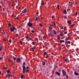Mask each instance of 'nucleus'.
<instances>
[{"label":"nucleus","instance_id":"obj_33","mask_svg":"<svg viewBox=\"0 0 79 79\" xmlns=\"http://www.w3.org/2000/svg\"><path fill=\"white\" fill-rule=\"evenodd\" d=\"M35 42H32V45H34V44H35Z\"/></svg>","mask_w":79,"mask_h":79},{"label":"nucleus","instance_id":"obj_10","mask_svg":"<svg viewBox=\"0 0 79 79\" xmlns=\"http://www.w3.org/2000/svg\"><path fill=\"white\" fill-rule=\"evenodd\" d=\"M55 74H57V75H58V76H60V74H61V73H60L57 72H56Z\"/></svg>","mask_w":79,"mask_h":79},{"label":"nucleus","instance_id":"obj_60","mask_svg":"<svg viewBox=\"0 0 79 79\" xmlns=\"http://www.w3.org/2000/svg\"><path fill=\"white\" fill-rule=\"evenodd\" d=\"M16 19H17L18 20L19 19L18 17H17Z\"/></svg>","mask_w":79,"mask_h":79},{"label":"nucleus","instance_id":"obj_5","mask_svg":"<svg viewBox=\"0 0 79 79\" xmlns=\"http://www.w3.org/2000/svg\"><path fill=\"white\" fill-rule=\"evenodd\" d=\"M39 18V17L38 16V15H36L35 16V18H34L35 21H37V20Z\"/></svg>","mask_w":79,"mask_h":79},{"label":"nucleus","instance_id":"obj_13","mask_svg":"<svg viewBox=\"0 0 79 79\" xmlns=\"http://www.w3.org/2000/svg\"><path fill=\"white\" fill-rule=\"evenodd\" d=\"M4 3H5V2L3 1H2L1 2V5H3Z\"/></svg>","mask_w":79,"mask_h":79},{"label":"nucleus","instance_id":"obj_7","mask_svg":"<svg viewBox=\"0 0 79 79\" xmlns=\"http://www.w3.org/2000/svg\"><path fill=\"white\" fill-rule=\"evenodd\" d=\"M62 71L63 73V76H66V72H64V70H62Z\"/></svg>","mask_w":79,"mask_h":79},{"label":"nucleus","instance_id":"obj_12","mask_svg":"<svg viewBox=\"0 0 79 79\" xmlns=\"http://www.w3.org/2000/svg\"><path fill=\"white\" fill-rule=\"evenodd\" d=\"M68 23H69V24H71V20H68L67 22Z\"/></svg>","mask_w":79,"mask_h":79},{"label":"nucleus","instance_id":"obj_31","mask_svg":"<svg viewBox=\"0 0 79 79\" xmlns=\"http://www.w3.org/2000/svg\"><path fill=\"white\" fill-rule=\"evenodd\" d=\"M77 12L75 13V16H77Z\"/></svg>","mask_w":79,"mask_h":79},{"label":"nucleus","instance_id":"obj_32","mask_svg":"<svg viewBox=\"0 0 79 79\" xmlns=\"http://www.w3.org/2000/svg\"><path fill=\"white\" fill-rule=\"evenodd\" d=\"M67 60H68V59H65V62H67L68 61H67Z\"/></svg>","mask_w":79,"mask_h":79},{"label":"nucleus","instance_id":"obj_56","mask_svg":"<svg viewBox=\"0 0 79 79\" xmlns=\"http://www.w3.org/2000/svg\"><path fill=\"white\" fill-rule=\"evenodd\" d=\"M75 5H77V3L76 2H75Z\"/></svg>","mask_w":79,"mask_h":79},{"label":"nucleus","instance_id":"obj_64","mask_svg":"<svg viewBox=\"0 0 79 79\" xmlns=\"http://www.w3.org/2000/svg\"><path fill=\"white\" fill-rule=\"evenodd\" d=\"M45 58H48L47 56H45Z\"/></svg>","mask_w":79,"mask_h":79},{"label":"nucleus","instance_id":"obj_9","mask_svg":"<svg viewBox=\"0 0 79 79\" xmlns=\"http://www.w3.org/2000/svg\"><path fill=\"white\" fill-rule=\"evenodd\" d=\"M53 24H54V25ZM50 25L51 26H56V23H52V24H50Z\"/></svg>","mask_w":79,"mask_h":79},{"label":"nucleus","instance_id":"obj_52","mask_svg":"<svg viewBox=\"0 0 79 79\" xmlns=\"http://www.w3.org/2000/svg\"><path fill=\"white\" fill-rule=\"evenodd\" d=\"M66 43H67V44H68V41H66L65 42V44H66Z\"/></svg>","mask_w":79,"mask_h":79},{"label":"nucleus","instance_id":"obj_28","mask_svg":"<svg viewBox=\"0 0 79 79\" xmlns=\"http://www.w3.org/2000/svg\"><path fill=\"white\" fill-rule=\"evenodd\" d=\"M9 60L10 61V62H11V63L13 64V62H12V61H11V60H10V59H9Z\"/></svg>","mask_w":79,"mask_h":79},{"label":"nucleus","instance_id":"obj_51","mask_svg":"<svg viewBox=\"0 0 79 79\" xmlns=\"http://www.w3.org/2000/svg\"><path fill=\"white\" fill-rule=\"evenodd\" d=\"M2 9H3V11H5V9L4 8H3V7H2Z\"/></svg>","mask_w":79,"mask_h":79},{"label":"nucleus","instance_id":"obj_2","mask_svg":"<svg viewBox=\"0 0 79 79\" xmlns=\"http://www.w3.org/2000/svg\"><path fill=\"white\" fill-rule=\"evenodd\" d=\"M16 29V28L15 26H13L12 28L10 27V30L11 32H13Z\"/></svg>","mask_w":79,"mask_h":79},{"label":"nucleus","instance_id":"obj_59","mask_svg":"<svg viewBox=\"0 0 79 79\" xmlns=\"http://www.w3.org/2000/svg\"><path fill=\"white\" fill-rule=\"evenodd\" d=\"M26 69H29V67H26Z\"/></svg>","mask_w":79,"mask_h":79},{"label":"nucleus","instance_id":"obj_50","mask_svg":"<svg viewBox=\"0 0 79 79\" xmlns=\"http://www.w3.org/2000/svg\"><path fill=\"white\" fill-rule=\"evenodd\" d=\"M52 33H51L50 34V36H52Z\"/></svg>","mask_w":79,"mask_h":79},{"label":"nucleus","instance_id":"obj_61","mask_svg":"<svg viewBox=\"0 0 79 79\" xmlns=\"http://www.w3.org/2000/svg\"><path fill=\"white\" fill-rule=\"evenodd\" d=\"M18 60H17V61H16V63H18Z\"/></svg>","mask_w":79,"mask_h":79},{"label":"nucleus","instance_id":"obj_22","mask_svg":"<svg viewBox=\"0 0 79 79\" xmlns=\"http://www.w3.org/2000/svg\"><path fill=\"white\" fill-rule=\"evenodd\" d=\"M20 45H22V44H23V42H22V41L20 40Z\"/></svg>","mask_w":79,"mask_h":79},{"label":"nucleus","instance_id":"obj_19","mask_svg":"<svg viewBox=\"0 0 79 79\" xmlns=\"http://www.w3.org/2000/svg\"><path fill=\"white\" fill-rule=\"evenodd\" d=\"M43 63H42V65L43 66H44V65H45V62H42Z\"/></svg>","mask_w":79,"mask_h":79},{"label":"nucleus","instance_id":"obj_53","mask_svg":"<svg viewBox=\"0 0 79 79\" xmlns=\"http://www.w3.org/2000/svg\"><path fill=\"white\" fill-rule=\"evenodd\" d=\"M66 77L67 79H68V76L67 75L66 76Z\"/></svg>","mask_w":79,"mask_h":79},{"label":"nucleus","instance_id":"obj_36","mask_svg":"<svg viewBox=\"0 0 79 79\" xmlns=\"http://www.w3.org/2000/svg\"><path fill=\"white\" fill-rule=\"evenodd\" d=\"M44 55H47V52H44Z\"/></svg>","mask_w":79,"mask_h":79},{"label":"nucleus","instance_id":"obj_14","mask_svg":"<svg viewBox=\"0 0 79 79\" xmlns=\"http://www.w3.org/2000/svg\"><path fill=\"white\" fill-rule=\"evenodd\" d=\"M17 60L18 62H20V61H21V59H20V58H18Z\"/></svg>","mask_w":79,"mask_h":79},{"label":"nucleus","instance_id":"obj_38","mask_svg":"<svg viewBox=\"0 0 79 79\" xmlns=\"http://www.w3.org/2000/svg\"><path fill=\"white\" fill-rule=\"evenodd\" d=\"M31 32H32V33H35V31H31Z\"/></svg>","mask_w":79,"mask_h":79},{"label":"nucleus","instance_id":"obj_46","mask_svg":"<svg viewBox=\"0 0 79 79\" xmlns=\"http://www.w3.org/2000/svg\"><path fill=\"white\" fill-rule=\"evenodd\" d=\"M58 38H57V39H59V40H60V37H59V36H58Z\"/></svg>","mask_w":79,"mask_h":79},{"label":"nucleus","instance_id":"obj_47","mask_svg":"<svg viewBox=\"0 0 79 79\" xmlns=\"http://www.w3.org/2000/svg\"><path fill=\"white\" fill-rule=\"evenodd\" d=\"M66 18H67V17L66 16H64V19H66Z\"/></svg>","mask_w":79,"mask_h":79},{"label":"nucleus","instance_id":"obj_42","mask_svg":"<svg viewBox=\"0 0 79 79\" xmlns=\"http://www.w3.org/2000/svg\"><path fill=\"white\" fill-rule=\"evenodd\" d=\"M3 40H4V41H5V42H6V39H4Z\"/></svg>","mask_w":79,"mask_h":79},{"label":"nucleus","instance_id":"obj_8","mask_svg":"<svg viewBox=\"0 0 79 79\" xmlns=\"http://www.w3.org/2000/svg\"><path fill=\"white\" fill-rule=\"evenodd\" d=\"M11 76L12 77V76L11 75L8 74L6 75V77H11Z\"/></svg>","mask_w":79,"mask_h":79},{"label":"nucleus","instance_id":"obj_41","mask_svg":"<svg viewBox=\"0 0 79 79\" xmlns=\"http://www.w3.org/2000/svg\"><path fill=\"white\" fill-rule=\"evenodd\" d=\"M64 34H67V31H65L64 33Z\"/></svg>","mask_w":79,"mask_h":79},{"label":"nucleus","instance_id":"obj_18","mask_svg":"<svg viewBox=\"0 0 79 79\" xmlns=\"http://www.w3.org/2000/svg\"><path fill=\"white\" fill-rule=\"evenodd\" d=\"M61 34H60V35L61 37H62V36H63V35H64V34L61 33Z\"/></svg>","mask_w":79,"mask_h":79},{"label":"nucleus","instance_id":"obj_40","mask_svg":"<svg viewBox=\"0 0 79 79\" xmlns=\"http://www.w3.org/2000/svg\"><path fill=\"white\" fill-rule=\"evenodd\" d=\"M51 18H55V17L54 16L52 15V16Z\"/></svg>","mask_w":79,"mask_h":79},{"label":"nucleus","instance_id":"obj_26","mask_svg":"<svg viewBox=\"0 0 79 79\" xmlns=\"http://www.w3.org/2000/svg\"><path fill=\"white\" fill-rule=\"evenodd\" d=\"M49 29L50 30V29H52V27H49Z\"/></svg>","mask_w":79,"mask_h":79},{"label":"nucleus","instance_id":"obj_3","mask_svg":"<svg viewBox=\"0 0 79 79\" xmlns=\"http://www.w3.org/2000/svg\"><path fill=\"white\" fill-rule=\"evenodd\" d=\"M27 25L28 26L31 27V28H33V27H32V23H31L30 22H29L27 23Z\"/></svg>","mask_w":79,"mask_h":79},{"label":"nucleus","instance_id":"obj_20","mask_svg":"<svg viewBox=\"0 0 79 79\" xmlns=\"http://www.w3.org/2000/svg\"><path fill=\"white\" fill-rule=\"evenodd\" d=\"M41 5H42V6H44L45 5V4H44V2H41Z\"/></svg>","mask_w":79,"mask_h":79},{"label":"nucleus","instance_id":"obj_34","mask_svg":"<svg viewBox=\"0 0 79 79\" xmlns=\"http://www.w3.org/2000/svg\"><path fill=\"white\" fill-rule=\"evenodd\" d=\"M2 34H5V32H4V31H3V32H1Z\"/></svg>","mask_w":79,"mask_h":79},{"label":"nucleus","instance_id":"obj_1","mask_svg":"<svg viewBox=\"0 0 79 79\" xmlns=\"http://www.w3.org/2000/svg\"><path fill=\"white\" fill-rule=\"evenodd\" d=\"M26 63L25 62H23V73H26V67H25V64Z\"/></svg>","mask_w":79,"mask_h":79},{"label":"nucleus","instance_id":"obj_45","mask_svg":"<svg viewBox=\"0 0 79 79\" xmlns=\"http://www.w3.org/2000/svg\"><path fill=\"white\" fill-rule=\"evenodd\" d=\"M15 36H16V37H18V34H16Z\"/></svg>","mask_w":79,"mask_h":79},{"label":"nucleus","instance_id":"obj_54","mask_svg":"<svg viewBox=\"0 0 79 79\" xmlns=\"http://www.w3.org/2000/svg\"><path fill=\"white\" fill-rule=\"evenodd\" d=\"M39 14V12H37L36 13V14H37V15H38V14Z\"/></svg>","mask_w":79,"mask_h":79},{"label":"nucleus","instance_id":"obj_16","mask_svg":"<svg viewBox=\"0 0 79 79\" xmlns=\"http://www.w3.org/2000/svg\"><path fill=\"white\" fill-rule=\"evenodd\" d=\"M10 70H8L7 71V73L8 74H9V73H10Z\"/></svg>","mask_w":79,"mask_h":79},{"label":"nucleus","instance_id":"obj_17","mask_svg":"<svg viewBox=\"0 0 79 79\" xmlns=\"http://www.w3.org/2000/svg\"><path fill=\"white\" fill-rule=\"evenodd\" d=\"M24 77V75H22L21 77H20V78L21 79H23Z\"/></svg>","mask_w":79,"mask_h":79},{"label":"nucleus","instance_id":"obj_4","mask_svg":"<svg viewBox=\"0 0 79 79\" xmlns=\"http://www.w3.org/2000/svg\"><path fill=\"white\" fill-rule=\"evenodd\" d=\"M26 12H27V9L26 8H25L23 11H22V12L20 13V15H22V14H23L24 13H26Z\"/></svg>","mask_w":79,"mask_h":79},{"label":"nucleus","instance_id":"obj_35","mask_svg":"<svg viewBox=\"0 0 79 79\" xmlns=\"http://www.w3.org/2000/svg\"><path fill=\"white\" fill-rule=\"evenodd\" d=\"M2 48L1 47H0V51H2Z\"/></svg>","mask_w":79,"mask_h":79},{"label":"nucleus","instance_id":"obj_58","mask_svg":"<svg viewBox=\"0 0 79 79\" xmlns=\"http://www.w3.org/2000/svg\"><path fill=\"white\" fill-rule=\"evenodd\" d=\"M20 58H21V59H22V60H23V58L22 57H21Z\"/></svg>","mask_w":79,"mask_h":79},{"label":"nucleus","instance_id":"obj_57","mask_svg":"<svg viewBox=\"0 0 79 79\" xmlns=\"http://www.w3.org/2000/svg\"><path fill=\"white\" fill-rule=\"evenodd\" d=\"M26 39H29V37H28V36H26Z\"/></svg>","mask_w":79,"mask_h":79},{"label":"nucleus","instance_id":"obj_25","mask_svg":"<svg viewBox=\"0 0 79 79\" xmlns=\"http://www.w3.org/2000/svg\"><path fill=\"white\" fill-rule=\"evenodd\" d=\"M67 44H71V42H70L69 41H67Z\"/></svg>","mask_w":79,"mask_h":79},{"label":"nucleus","instance_id":"obj_39","mask_svg":"<svg viewBox=\"0 0 79 79\" xmlns=\"http://www.w3.org/2000/svg\"><path fill=\"white\" fill-rule=\"evenodd\" d=\"M3 57H0V60H2L3 59Z\"/></svg>","mask_w":79,"mask_h":79},{"label":"nucleus","instance_id":"obj_23","mask_svg":"<svg viewBox=\"0 0 79 79\" xmlns=\"http://www.w3.org/2000/svg\"><path fill=\"white\" fill-rule=\"evenodd\" d=\"M58 66L57 65H56V66H55L54 67V69H55V68H58Z\"/></svg>","mask_w":79,"mask_h":79},{"label":"nucleus","instance_id":"obj_29","mask_svg":"<svg viewBox=\"0 0 79 79\" xmlns=\"http://www.w3.org/2000/svg\"><path fill=\"white\" fill-rule=\"evenodd\" d=\"M16 57H14V60H16Z\"/></svg>","mask_w":79,"mask_h":79},{"label":"nucleus","instance_id":"obj_37","mask_svg":"<svg viewBox=\"0 0 79 79\" xmlns=\"http://www.w3.org/2000/svg\"><path fill=\"white\" fill-rule=\"evenodd\" d=\"M64 30H65V31H66V27H64Z\"/></svg>","mask_w":79,"mask_h":79},{"label":"nucleus","instance_id":"obj_15","mask_svg":"<svg viewBox=\"0 0 79 79\" xmlns=\"http://www.w3.org/2000/svg\"><path fill=\"white\" fill-rule=\"evenodd\" d=\"M59 41L60 43H63V42H64V40H60Z\"/></svg>","mask_w":79,"mask_h":79},{"label":"nucleus","instance_id":"obj_11","mask_svg":"<svg viewBox=\"0 0 79 79\" xmlns=\"http://www.w3.org/2000/svg\"><path fill=\"white\" fill-rule=\"evenodd\" d=\"M74 73L75 75H76V76H78L79 75V73H77L76 72H74Z\"/></svg>","mask_w":79,"mask_h":79},{"label":"nucleus","instance_id":"obj_44","mask_svg":"<svg viewBox=\"0 0 79 79\" xmlns=\"http://www.w3.org/2000/svg\"><path fill=\"white\" fill-rule=\"evenodd\" d=\"M9 42L10 43H11V40H9Z\"/></svg>","mask_w":79,"mask_h":79},{"label":"nucleus","instance_id":"obj_43","mask_svg":"<svg viewBox=\"0 0 79 79\" xmlns=\"http://www.w3.org/2000/svg\"><path fill=\"white\" fill-rule=\"evenodd\" d=\"M26 71V73H27V72H29V70H27Z\"/></svg>","mask_w":79,"mask_h":79},{"label":"nucleus","instance_id":"obj_24","mask_svg":"<svg viewBox=\"0 0 79 79\" xmlns=\"http://www.w3.org/2000/svg\"><path fill=\"white\" fill-rule=\"evenodd\" d=\"M66 12H67L66 10H64V13H66Z\"/></svg>","mask_w":79,"mask_h":79},{"label":"nucleus","instance_id":"obj_55","mask_svg":"<svg viewBox=\"0 0 79 79\" xmlns=\"http://www.w3.org/2000/svg\"><path fill=\"white\" fill-rule=\"evenodd\" d=\"M36 40L37 41H38V39L36 38Z\"/></svg>","mask_w":79,"mask_h":79},{"label":"nucleus","instance_id":"obj_6","mask_svg":"<svg viewBox=\"0 0 79 79\" xmlns=\"http://www.w3.org/2000/svg\"><path fill=\"white\" fill-rule=\"evenodd\" d=\"M35 49V47L33 46V47L30 48V50L32 52H34V49Z\"/></svg>","mask_w":79,"mask_h":79},{"label":"nucleus","instance_id":"obj_27","mask_svg":"<svg viewBox=\"0 0 79 79\" xmlns=\"http://www.w3.org/2000/svg\"><path fill=\"white\" fill-rule=\"evenodd\" d=\"M39 26H40L41 27H42V24L41 23H40L39 24Z\"/></svg>","mask_w":79,"mask_h":79},{"label":"nucleus","instance_id":"obj_48","mask_svg":"<svg viewBox=\"0 0 79 79\" xmlns=\"http://www.w3.org/2000/svg\"><path fill=\"white\" fill-rule=\"evenodd\" d=\"M60 29H63V27H60Z\"/></svg>","mask_w":79,"mask_h":79},{"label":"nucleus","instance_id":"obj_62","mask_svg":"<svg viewBox=\"0 0 79 79\" xmlns=\"http://www.w3.org/2000/svg\"><path fill=\"white\" fill-rule=\"evenodd\" d=\"M55 31V30H53L52 31V32H54Z\"/></svg>","mask_w":79,"mask_h":79},{"label":"nucleus","instance_id":"obj_63","mask_svg":"<svg viewBox=\"0 0 79 79\" xmlns=\"http://www.w3.org/2000/svg\"><path fill=\"white\" fill-rule=\"evenodd\" d=\"M59 6H59V5H57V8L59 7Z\"/></svg>","mask_w":79,"mask_h":79},{"label":"nucleus","instance_id":"obj_30","mask_svg":"<svg viewBox=\"0 0 79 79\" xmlns=\"http://www.w3.org/2000/svg\"><path fill=\"white\" fill-rule=\"evenodd\" d=\"M54 34H56V32L55 31H54Z\"/></svg>","mask_w":79,"mask_h":79},{"label":"nucleus","instance_id":"obj_49","mask_svg":"<svg viewBox=\"0 0 79 79\" xmlns=\"http://www.w3.org/2000/svg\"><path fill=\"white\" fill-rule=\"evenodd\" d=\"M74 26V24L71 25V27H73V26Z\"/></svg>","mask_w":79,"mask_h":79},{"label":"nucleus","instance_id":"obj_21","mask_svg":"<svg viewBox=\"0 0 79 79\" xmlns=\"http://www.w3.org/2000/svg\"><path fill=\"white\" fill-rule=\"evenodd\" d=\"M8 25L9 27H10L11 25V23H9L8 24Z\"/></svg>","mask_w":79,"mask_h":79}]
</instances>
